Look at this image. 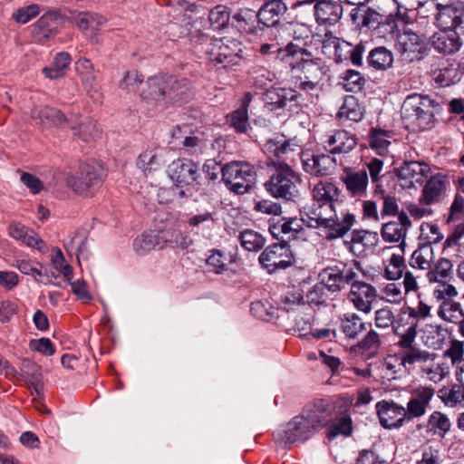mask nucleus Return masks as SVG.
<instances>
[{"label":"nucleus","instance_id":"38","mask_svg":"<svg viewBox=\"0 0 464 464\" xmlns=\"http://www.w3.org/2000/svg\"><path fill=\"white\" fill-rule=\"evenodd\" d=\"M76 25L82 31H97L106 23V19L96 13L81 12L74 17Z\"/></svg>","mask_w":464,"mask_h":464},{"label":"nucleus","instance_id":"59","mask_svg":"<svg viewBox=\"0 0 464 464\" xmlns=\"http://www.w3.org/2000/svg\"><path fill=\"white\" fill-rule=\"evenodd\" d=\"M211 254L207 258V265L211 267L212 271L216 274H222L227 270V259L224 254L218 249L210 251Z\"/></svg>","mask_w":464,"mask_h":464},{"label":"nucleus","instance_id":"53","mask_svg":"<svg viewBox=\"0 0 464 464\" xmlns=\"http://www.w3.org/2000/svg\"><path fill=\"white\" fill-rule=\"evenodd\" d=\"M159 245L158 235L143 234L138 237L133 242L134 250L139 255H144L151 249H154Z\"/></svg>","mask_w":464,"mask_h":464},{"label":"nucleus","instance_id":"58","mask_svg":"<svg viewBox=\"0 0 464 464\" xmlns=\"http://www.w3.org/2000/svg\"><path fill=\"white\" fill-rule=\"evenodd\" d=\"M452 264L449 259L440 258L437 262L435 268L428 273V277L430 281L441 282L449 276Z\"/></svg>","mask_w":464,"mask_h":464},{"label":"nucleus","instance_id":"54","mask_svg":"<svg viewBox=\"0 0 464 464\" xmlns=\"http://www.w3.org/2000/svg\"><path fill=\"white\" fill-rule=\"evenodd\" d=\"M250 312L257 319L269 322L276 318V309L269 304L258 301L251 304Z\"/></svg>","mask_w":464,"mask_h":464},{"label":"nucleus","instance_id":"13","mask_svg":"<svg viewBox=\"0 0 464 464\" xmlns=\"http://www.w3.org/2000/svg\"><path fill=\"white\" fill-rule=\"evenodd\" d=\"M358 275L353 268L347 264L340 263L335 266H328L322 270L319 277L331 293H337L347 285L356 281Z\"/></svg>","mask_w":464,"mask_h":464},{"label":"nucleus","instance_id":"26","mask_svg":"<svg viewBox=\"0 0 464 464\" xmlns=\"http://www.w3.org/2000/svg\"><path fill=\"white\" fill-rule=\"evenodd\" d=\"M33 120L44 127L62 126L71 122L72 116L67 118L62 111L50 106L35 107L31 111Z\"/></svg>","mask_w":464,"mask_h":464},{"label":"nucleus","instance_id":"22","mask_svg":"<svg viewBox=\"0 0 464 464\" xmlns=\"http://www.w3.org/2000/svg\"><path fill=\"white\" fill-rule=\"evenodd\" d=\"M399 179L403 180V188H415L416 184H422L429 172V167L420 161H405L396 169Z\"/></svg>","mask_w":464,"mask_h":464},{"label":"nucleus","instance_id":"6","mask_svg":"<svg viewBox=\"0 0 464 464\" xmlns=\"http://www.w3.org/2000/svg\"><path fill=\"white\" fill-rule=\"evenodd\" d=\"M431 101L419 94L409 95L402 103L401 113L407 129L420 131L431 127Z\"/></svg>","mask_w":464,"mask_h":464},{"label":"nucleus","instance_id":"11","mask_svg":"<svg viewBox=\"0 0 464 464\" xmlns=\"http://www.w3.org/2000/svg\"><path fill=\"white\" fill-rule=\"evenodd\" d=\"M262 268L270 275L278 270L286 269L295 263L289 245L284 241L275 243L266 247L258 257Z\"/></svg>","mask_w":464,"mask_h":464},{"label":"nucleus","instance_id":"48","mask_svg":"<svg viewBox=\"0 0 464 464\" xmlns=\"http://www.w3.org/2000/svg\"><path fill=\"white\" fill-rule=\"evenodd\" d=\"M341 327L347 337L354 339L365 329V324L357 314H352L342 319Z\"/></svg>","mask_w":464,"mask_h":464},{"label":"nucleus","instance_id":"46","mask_svg":"<svg viewBox=\"0 0 464 464\" xmlns=\"http://www.w3.org/2000/svg\"><path fill=\"white\" fill-rule=\"evenodd\" d=\"M208 20L213 30L226 28L230 20L229 8L222 5L215 6L208 14Z\"/></svg>","mask_w":464,"mask_h":464},{"label":"nucleus","instance_id":"57","mask_svg":"<svg viewBox=\"0 0 464 464\" xmlns=\"http://www.w3.org/2000/svg\"><path fill=\"white\" fill-rule=\"evenodd\" d=\"M216 38H212L208 34L202 32L200 29H195L190 33V41L198 52L207 55V50L210 44L214 43Z\"/></svg>","mask_w":464,"mask_h":464},{"label":"nucleus","instance_id":"55","mask_svg":"<svg viewBox=\"0 0 464 464\" xmlns=\"http://www.w3.org/2000/svg\"><path fill=\"white\" fill-rule=\"evenodd\" d=\"M187 223L190 227L213 229L216 225L214 213L206 211L190 217Z\"/></svg>","mask_w":464,"mask_h":464},{"label":"nucleus","instance_id":"30","mask_svg":"<svg viewBox=\"0 0 464 464\" xmlns=\"http://www.w3.org/2000/svg\"><path fill=\"white\" fill-rule=\"evenodd\" d=\"M322 49L323 52L332 57L335 63H340L348 60L351 44L333 36L332 34L326 33L323 40Z\"/></svg>","mask_w":464,"mask_h":464},{"label":"nucleus","instance_id":"8","mask_svg":"<svg viewBox=\"0 0 464 464\" xmlns=\"http://www.w3.org/2000/svg\"><path fill=\"white\" fill-rule=\"evenodd\" d=\"M312 194L314 202L325 208L334 218L342 220L346 214H351L342 199V190L334 183L320 181L314 185Z\"/></svg>","mask_w":464,"mask_h":464},{"label":"nucleus","instance_id":"49","mask_svg":"<svg viewBox=\"0 0 464 464\" xmlns=\"http://www.w3.org/2000/svg\"><path fill=\"white\" fill-rule=\"evenodd\" d=\"M280 109L297 111L304 103V98L295 90L282 88Z\"/></svg>","mask_w":464,"mask_h":464},{"label":"nucleus","instance_id":"1","mask_svg":"<svg viewBox=\"0 0 464 464\" xmlns=\"http://www.w3.org/2000/svg\"><path fill=\"white\" fill-rule=\"evenodd\" d=\"M332 420L330 404L325 400H316L307 404L300 414L293 417L289 421L275 431L274 436L277 443L284 448L304 443L313 438Z\"/></svg>","mask_w":464,"mask_h":464},{"label":"nucleus","instance_id":"61","mask_svg":"<svg viewBox=\"0 0 464 464\" xmlns=\"http://www.w3.org/2000/svg\"><path fill=\"white\" fill-rule=\"evenodd\" d=\"M352 433V420L349 416H343L331 426L328 430V438L333 439L338 435L349 436Z\"/></svg>","mask_w":464,"mask_h":464},{"label":"nucleus","instance_id":"52","mask_svg":"<svg viewBox=\"0 0 464 464\" xmlns=\"http://www.w3.org/2000/svg\"><path fill=\"white\" fill-rule=\"evenodd\" d=\"M327 288L320 279L318 284H315L313 288L306 294V303L310 307H318L326 303Z\"/></svg>","mask_w":464,"mask_h":464},{"label":"nucleus","instance_id":"29","mask_svg":"<svg viewBox=\"0 0 464 464\" xmlns=\"http://www.w3.org/2000/svg\"><path fill=\"white\" fill-rule=\"evenodd\" d=\"M435 355L429 353L426 351L420 350H409V353L400 358L396 355L389 356L385 359V365L387 369L397 372L401 371V366H406V364H414L425 362L430 360H434Z\"/></svg>","mask_w":464,"mask_h":464},{"label":"nucleus","instance_id":"24","mask_svg":"<svg viewBox=\"0 0 464 464\" xmlns=\"http://www.w3.org/2000/svg\"><path fill=\"white\" fill-rule=\"evenodd\" d=\"M232 20L235 27L249 34L257 35L264 30L262 24H259L258 12L248 7L238 9L232 15Z\"/></svg>","mask_w":464,"mask_h":464},{"label":"nucleus","instance_id":"10","mask_svg":"<svg viewBox=\"0 0 464 464\" xmlns=\"http://www.w3.org/2000/svg\"><path fill=\"white\" fill-rule=\"evenodd\" d=\"M435 12V24L440 29L453 30L463 29L464 25V4L440 5L435 0H428L424 5Z\"/></svg>","mask_w":464,"mask_h":464},{"label":"nucleus","instance_id":"7","mask_svg":"<svg viewBox=\"0 0 464 464\" xmlns=\"http://www.w3.org/2000/svg\"><path fill=\"white\" fill-rule=\"evenodd\" d=\"M222 180L227 188L237 194L249 192L256 179L255 167L246 161H231L221 169Z\"/></svg>","mask_w":464,"mask_h":464},{"label":"nucleus","instance_id":"32","mask_svg":"<svg viewBox=\"0 0 464 464\" xmlns=\"http://www.w3.org/2000/svg\"><path fill=\"white\" fill-rule=\"evenodd\" d=\"M286 11L287 6L285 4L263 3L260 9L257 11L259 14V24H262L263 28L281 27V16L284 15Z\"/></svg>","mask_w":464,"mask_h":464},{"label":"nucleus","instance_id":"43","mask_svg":"<svg viewBox=\"0 0 464 464\" xmlns=\"http://www.w3.org/2000/svg\"><path fill=\"white\" fill-rule=\"evenodd\" d=\"M392 132L389 130L372 128L369 134L370 147L375 150L380 155L384 154L388 150L391 142L389 139Z\"/></svg>","mask_w":464,"mask_h":464},{"label":"nucleus","instance_id":"37","mask_svg":"<svg viewBox=\"0 0 464 464\" xmlns=\"http://www.w3.org/2000/svg\"><path fill=\"white\" fill-rule=\"evenodd\" d=\"M367 63L375 70L384 71L392 67L393 54L384 46H378L370 51L367 56Z\"/></svg>","mask_w":464,"mask_h":464},{"label":"nucleus","instance_id":"63","mask_svg":"<svg viewBox=\"0 0 464 464\" xmlns=\"http://www.w3.org/2000/svg\"><path fill=\"white\" fill-rule=\"evenodd\" d=\"M398 29L397 22L392 14H383L379 26L374 30L378 36L392 35Z\"/></svg>","mask_w":464,"mask_h":464},{"label":"nucleus","instance_id":"33","mask_svg":"<svg viewBox=\"0 0 464 464\" xmlns=\"http://www.w3.org/2000/svg\"><path fill=\"white\" fill-rule=\"evenodd\" d=\"M445 177L440 174L432 176L422 189L421 201L426 205L440 201L445 195Z\"/></svg>","mask_w":464,"mask_h":464},{"label":"nucleus","instance_id":"34","mask_svg":"<svg viewBox=\"0 0 464 464\" xmlns=\"http://www.w3.org/2000/svg\"><path fill=\"white\" fill-rule=\"evenodd\" d=\"M326 143L330 147V152L333 154L348 153L355 148L357 140L348 131L338 130L329 137Z\"/></svg>","mask_w":464,"mask_h":464},{"label":"nucleus","instance_id":"5","mask_svg":"<svg viewBox=\"0 0 464 464\" xmlns=\"http://www.w3.org/2000/svg\"><path fill=\"white\" fill-rule=\"evenodd\" d=\"M282 30L288 31L293 40L285 47L277 50L278 60L292 65L294 60H298L301 56H312V53L307 50V46L312 43V31L302 23L287 22L281 25Z\"/></svg>","mask_w":464,"mask_h":464},{"label":"nucleus","instance_id":"20","mask_svg":"<svg viewBox=\"0 0 464 464\" xmlns=\"http://www.w3.org/2000/svg\"><path fill=\"white\" fill-rule=\"evenodd\" d=\"M430 45L440 53L450 55L456 53L462 46V40L453 30L440 29L430 38Z\"/></svg>","mask_w":464,"mask_h":464},{"label":"nucleus","instance_id":"45","mask_svg":"<svg viewBox=\"0 0 464 464\" xmlns=\"http://www.w3.org/2000/svg\"><path fill=\"white\" fill-rule=\"evenodd\" d=\"M239 239L241 246L247 251L257 252L263 248L266 239L261 234L251 229H245L240 232Z\"/></svg>","mask_w":464,"mask_h":464},{"label":"nucleus","instance_id":"64","mask_svg":"<svg viewBox=\"0 0 464 464\" xmlns=\"http://www.w3.org/2000/svg\"><path fill=\"white\" fill-rule=\"evenodd\" d=\"M464 218V198L460 194H456L454 200L450 208V213L447 222L459 221Z\"/></svg>","mask_w":464,"mask_h":464},{"label":"nucleus","instance_id":"36","mask_svg":"<svg viewBox=\"0 0 464 464\" xmlns=\"http://www.w3.org/2000/svg\"><path fill=\"white\" fill-rule=\"evenodd\" d=\"M460 384H453L439 391V396L449 407L464 406V378L458 377Z\"/></svg>","mask_w":464,"mask_h":464},{"label":"nucleus","instance_id":"42","mask_svg":"<svg viewBox=\"0 0 464 464\" xmlns=\"http://www.w3.org/2000/svg\"><path fill=\"white\" fill-rule=\"evenodd\" d=\"M71 63V56L68 53L62 52L55 55L52 67H44L43 73L46 78L54 80L64 75V70Z\"/></svg>","mask_w":464,"mask_h":464},{"label":"nucleus","instance_id":"41","mask_svg":"<svg viewBox=\"0 0 464 464\" xmlns=\"http://www.w3.org/2000/svg\"><path fill=\"white\" fill-rule=\"evenodd\" d=\"M362 111L353 96H348L344 99L343 105L337 112V117L340 120H348L352 121H359L362 119Z\"/></svg>","mask_w":464,"mask_h":464},{"label":"nucleus","instance_id":"15","mask_svg":"<svg viewBox=\"0 0 464 464\" xmlns=\"http://www.w3.org/2000/svg\"><path fill=\"white\" fill-rule=\"evenodd\" d=\"M102 182L99 169L95 166L84 164L76 175L67 177V186L81 195H90Z\"/></svg>","mask_w":464,"mask_h":464},{"label":"nucleus","instance_id":"56","mask_svg":"<svg viewBox=\"0 0 464 464\" xmlns=\"http://www.w3.org/2000/svg\"><path fill=\"white\" fill-rule=\"evenodd\" d=\"M159 240H163L167 245H169L172 247H186L187 237L183 236V234L179 230L169 229L166 231H162L158 234Z\"/></svg>","mask_w":464,"mask_h":464},{"label":"nucleus","instance_id":"47","mask_svg":"<svg viewBox=\"0 0 464 464\" xmlns=\"http://www.w3.org/2000/svg\"><path fill=\"white\" fill-rule=\"evenodd\" d=\"M267 150L274 153L278 159H288L289 154L295 153L299 150V146L291 140H272L266 143Z\"/></svg>","mask_w":464,"mask_h":464},{"label":"nucleus","instance_id":"51","mask_svg":"<svg viewBox=\"0 0 464 464\" xmlns=\"http://www.w3.org/2000/svg\"><path fill=\"white\" fill-rule=\"evenodd\" d=\"M406 266L404 258L401 255L393 254L389 261V265L385 267L384 277L388 280L400 279Z\"/></svg>","mask_w":464,"mask_h":464},{"label":"nucleus","instance_id":"21","mask_svg":"<svg viewBox=\"0 0 464 464\" xmlns=\"http://www.w3.org/2000/svg\"><path fill=\"white\" fill-rule=\"evenodd\" d=\"M377 291L372 285L356 280L353 283L349 298L353 305L363 313H369Z\"/></svg>","mask_w":464,"mask_h":464},{"label":"nucleus","instance_id":"9","mask_svg":"<svg viewBox=\"0 0 464 464\" xmlns=\"http://www.w3.org/2000/svg\"><path fill=\"white\" fill-rule=\"evenodd\" d=\"M300 212L311 216L321 222L326 223L329 227V232L326 233L325 237L329 240L343 237L352 228L355 222V217L353 214H346L345 218L340 220L338 218H334V215L315 202L310 206L304 207Z\"/></svg>","mask_w":464,"mask_h":464},{"label":"nucleus","instance_id":"14","mask_svg":"<svg viewBox=\"0 0 464 464\" xmlns=\"http://www.w3.org/2000/svg\"><path fill=\"white\" fill-rule=\"evenodd\" d=\"M169 176L177 186L193 188L200 186L199 164L191 160L178 159L169 166Z\"/></svg>","mask_w":464,"mask_h":464},{"label":"nucleus","instance_id":"25","mask_svg":"<svg viewBox=\"0 0 464 464\" xmlns=\"http://www.w3.org/2000/svg\"><path fill=\"white\" fill-rule=\"evenodd\" d=\"M383 14L367 6L366 4L352 9L350 13L351 21L360 28H367L374 32L379 26Z\"/></svg>","mask_w":464,"mask_h":464},{"label":"nucleus","instance_id":"28","mask_svg":"<svg viewBox=\"0 0 464 464\" xmlns=\"http://www.w3.org/2000/svg\"><path fill=\"white\" fill-rule=\"evenodd\" d=\"M8 234L13 238L21 241L24 245L35 247L40 252L46 250V244L37 234L19 222H11L8 227Z\"/></svg>","mask_w":464,"mask_h":464},{"label":"nucleus","instance_id":"19","mask_svg":"<svg viewBox=\"0 0 464 464\" xmlns=\"http://www.w3.org/2000/svg\"><path fill=\"white\" fill-rule=\"evenodd\" d=\"M63 24V18L57 11L43 14L34 24L33 35L36 41L44 42L57 34Z\"/></svg>","mask_w":464,"mask_h":464},{"label":"nucleus","instance_id":"39","mask_svg":"<svg viewBox=\"0 0 464 464\" xmlns=\"http://www.w3.org/2000/svg\"><path fill=\"white\" fill-rule=\"evenodd\" d=\"M450 427L451 423L450 419L440 411L432 412L428 419V431L440 438H444L450 431Z\"/></svg>","mask_w":464,"mask_h":464},{"label":"nucleus","instance_id":"17","mask_svg":"<svg viewBox=\"0 0 464 464\" xmlns=\"http://www.w3.org/2000/svg\"><path fill=\"white\" fill-rule=\"evenodd\" d=\"M376 411L381 425L386 429L402 426L407 416L406 409L392 401H381L377 402Z\"/></svg>","mask_w":464,"mask_h":464},{"label":"nucleus","instance_id":"44","mask_svg":"<svg viewBox=\"0 0 464 464\" xmlns=\"http://www.w3.org/2000/svg\"><path fill=\"white\" fill-rule=\"evenodd\" d=\"M407 232L401 228L395 221H389L382 225L381 229V236L385 242L397 243L401 242L400 246H404V238Z\"/></svg>","mask_w":464,"mask_h":464},{"label":"nucleus","instance_id":"12","mask_svg":"<svg viewBox=\"0 0 464 464\" xmlns=\"http://www.w3.org/2000/svg\"><path fill=\"white\" fill-rule=\"evenodd\" d=\"M207 50V58L215 64H223L224 67L230 63H237L242 52L241 43L229 38H216Z\"/></svg>","mask_w":464,"mask_h":464},{"label":"nucleus","instance_id":"40","mask_svg":"<svg viewBox=\"0 0 464 464\" xmlns=\"http://www.w3.org/2000/svg\"><path fill=\"white\" fill-rule=\"evenodd\" d=\"M433 259V249L430 243H425L411 255L410 265L422 270L429 269Z\"/></svg>","mask_w":464,"mask_h":464},{"label":"nucleus","instance_id":"27","mask_svg":"<svg viewBox=\"0 0 464 464\" xmlns=\"http://www.w3.org/2000/svg\"><path fill=\"white\" fill-rule=\"evenodd\" d=\"M368 173L366 170H353L347 169L344 170L341 180L344 183L346 190L353 197H363L366 194L368 187Z\"/></svg>","mask_w":464,"mask_h":464},{"label":"nucleus","instance_id":"23","mask_svg":"<svg viewBox=\"0 0 464 464\" xmlns=\"http://www.w3.org/2000/svg\"><path fill=\"white\" fill-rule=\"evenodd\" d=\"M401 55L409 62L420 61L428 55V48L420 36L411 32H405L401 37Z\"/></svg>","mask_w":464,"mask_h":464},{"label":"nucleus","instance_id":"16","mask_svg":"<svg viewBox=\"0 0 464 464\" xmlns=\"http://www.w3.org/2000/svg\"><path fill=\"white\" fill-rule=\"evenodd\" d=\"M300 158L304 171L316 177L331 175L336 168L335 159L328 154L315 155L305 151Z\"/></svg>","mask_w":464,"mask_h":464},{"label":"nucleus","instance_id":"3","mask_svg":"<svg viewBox=\"0 0 464 464\" xmlns=\"http://www.w3.org/2000/svg\"><path fill=\"white\" fill-rule=\"evenodd\" d=\"M298 88L306 92L321 91L330 78L328 65L320 58L301 56L290 65Z\"/></svg>","mask_w":464,"mask_h":464},{"label":"nucleus","instance_id":"50","mask_svg":"<svg viewBox=\"0 0 464 464\" xmlns=\"http://www.w3.org/2000/svg\"><path fill=\"white\" fill-rule=\"evenodd\" d=\"M282 309L285 312H295L300 308H304L303 293L300 290H292L281 297Z\"/></svg>","mask_w":464,"mask_h":464},{"label":"nucleus","instance_id":"62","mask_svg":"<svg viewBox=\"0 0 464 464\" xmlns=\"http://www.w3.org/2000/svg\"><path fill=\"white\" fill-rule=\"evenodd\" d=\"M52 262L54 268L70 280V276L72 275V267L71 265L66 263L60 248L55 247L53 250Z\"/></svg>","mask_w":464,"mask_h":464},{"label":"nucleus","instance_id":"2","mask_svg":"<svg viewBox=\"0 0 464 464\" xmlns=\"http://www.w3.org/2000/svg\"><path fill=\"white\" fill-rule=\"evenodd\" d=\"M193 95V87L187 79L173 75H154L143 87L140 98L149 105L184 102Z\"/></svg>","mask_w":464,"mask_h":464},{"label":"nucleus","instance_id":"31","mask_svg":"<svg viewBox=\"0 0 464 464\" xmlns=\"http://www.w3.org/2000/svg\"><path fill=\"white\" fill-rule=\"evenodd\" d=\"M252 99V93L246 92L241 100L240 106L227 116L230 126L238 133H246L250 128L248 107Z\"/></svg>","mask_w":464,"mask_h":464},{"label":"nucleus","instance_id":"60","mask_svg":"<svg viewBox=\"0 0 464 464\" xmlns=\"http://www.w3.org/2000/svg\"><path fill=\"white\" fill-rule=\"evenodd\" d=\"M143 79L138 72H127L120 82L119 87L126 92H134L138 90L139 86L142 83Z\"/></svg>","mask_w":464,"mask_h":464},{"label":"nucleus","instance_id":"18","mask_svg":"<svg viewBox=\"0 0 464 464\" xmlns=\"http://www.w3.org/2000/svg\"><path fill=\"white\" fill-rule=\"evenodd\" d=\"M314 2V17L320 25H334L343 16V7L342 3L334 0H311Z\"/></svg>","mask_w":464,"mask_h":464},{"label":"nucleus","instance_id":"4","mask_svg":"<svg viewBox=\"0 0 464 464\" xmlns=\"http://www.w3.org/2000/svg\"><path fill=\"white\" fill-rule=\"evenodd\" d=\"M301 179L286 163H279L275 172L265 182L266 190L274 198L295 202L300 198L298 185Z\"/></svg>","mask_w":464,"mask_h":464},{"label":"nucleus","instance_id":"35","mask_svg":"<svg viewBox=\"0 0 464 464\" xmlns=\"http://www.w3.org/2000/svg\"><path fill=\"white\" fill-rule=\"evenodd\" d=\"M69 127L72 130L74 135L84 141L93 140L100 134L96 122L89 118L81 119L72 115Z\"/></svg>","mask_w":464,"mask_h":464}]
</instances>
